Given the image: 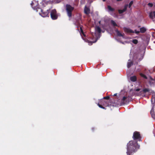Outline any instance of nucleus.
Masks as SVG:
<instances>
[{
    "label": "nucleus",
    "instance_id": "nucleus-1",
    "mask_svg": "<svg viewBox=\"0 0 155 155\" xmlns=\"http://www.w3.org/2000/svg\"><path fill=\"white\" fill-rule=\"evenodd\" d=\"M132 138L134 141H130L127 144V155H133L139 148L140 145L137 143V141H141V137L140 132L135 131L133 133Z\"/></svg>",
    "mask_w": 155,
    "mask_h": 155
},
{
    "label": "nucleus",
    "instance_id": "nucleus-2",
    "mask_svg": "<svg viewBox=\"0 0 155 155\" xmlns=\"http://www.w3.org/2000/svg\"><path fill=\"white\" fill-rule=\"evenodd\" d=\"M97 105L101 108L106 109V108L103 106L105 107L108 106L109 105L108 101V100L106 101L104 99H101L99 101V103L97 104Z\"/></svg>",
    "mask_w": 155,
    "mask_h": 155
},
{
    "label": "nucleus",
    "instance_id": "nucleus-3",
    "mask_svg": "<svg viewBox=\"0 0 155 155\" xmlns=\"http://www.w3.org/2000/svg\"><path fill=\"white\" fill-rule=\"evenodd\" d=\"M74 7H72L70 5L66 4V10L68 16L69 17L72 16V12L74 9Z\"/></svg>",
    "mask_w": 155,
    "mask_h": 155
},
{
    "label": "nucleus",
    "instance_id": "nucleus-4",
    "mask_svg": "<svg viewBox=\"0 0 155 155\" xmlns=\"http://www.w3.org/2000/svg\"><path fill=\"white\" fill-rule=\"evenodd\" d=\"M133 3V1H132L130 2L128 5L127 4H126L124 6V8L123 10L119 9L118 10L119 13L120 14H121L125 12L127 10L128 6L129 8H130Z\"/></svg>",
    "mask_w": 155,
    "mask_h": 155
},
{
    "label": "nucleus",
    "instance_id": "nucleus-5",
    "mask_svg": "<svg viewBox=\"0 0 155 155\" xmlns=\"http://www.w3.org/2000/svg\"><path fill=\"white\" fill-rule=\"evenodd\" d=\"M52 20H55L58 18L57 11L55 9L52 10L50 14Z\"/></svg>",
    "mask_w": 155,
    "mask_h": 155
},
{
    "label": "nucleus",
    "instance_id": "nucleus-6",
    "mask_svg": "<svg viewBox=\"0 0 155 155\" xmlns=\"http://www.w3.org/2000/svg\"><path fill=\"white\" fill-rule=\"evenodd\" d=\"M41 13H40V15L42 17H49V10H47L45 12L44 11L43 9H41Z\"/></svg>",
    "mask_w": 155,
    "mask_h": 155
},
{
    "label": "nucleus",
    "instance_id": "nucleus-7",
    "mask_svg": "<svg viewBox=\"0 0 155 155\" xmlns=\"http://www.w3.org/2000/svg\"><path fill=\"white\" fill-rule=\"evenodd\" d=\"M90 10L89 8L87 7L86 5L84 9V13L86 15H88L90 13Z\"/></svg>",
    "mask_w": 155,
    "mask_h": 155
},
{
    "label": "nucleus",
    "instance_id": "nucleus-8",
    "mask_svg": "<svg viewBox=\"0 0 155 155\" xmlns=\"http://www.w3.org/2000/svg\"><path fill=\"white\" fill-rule=\"evenodd\" d=\"M124 31L127 33H134V32L132 29L126 28H124Z\"/></svg>",
    "mask_w": 155,
    "mask_h": 155
},
{
    "label": "nucleus",
    "instance_id": "nucleus-9",
    "mask_svg": "<svg viewBox=\"0 0 155 155\" xmlns=\"http://www.w3.org/2000/svg\"><path fill=\"white\" fill-rule=\"evenodd\" d=\"M115 31L117 33V35L118 36H121L123 38H124L125 34L124 33L122 34L120 31L117 29L115 30Z\"/></svg>",
    "mask_w": 155,
    "mask_h": 155
},
{
    "label": "nucleus",
    "instance_id": "nucleus-10",
    "mask_svg": "<svg viewBox=\"0 0 155 155\" xmlns=\"http://www.w3.org/2000/svg\"><path fill=\"white\" fill-rule=\"evenodd\" d=\"M154 105H153V106L152 107L151 111H150V114H151L152 117L155 120V112H154Z\"/></svg>",
    "mask_w": 155,
    "mask_h": 155
},
{
    "label": "nucleus",
    "instance_id": "nucleus-11",
    "mask_svg": "<svg viewBox=\"0 0 155 155\" xmlns=\"http://www.w3.org/2000/svg\"><path fill=\"white\" fill-rule=\"evenodd\" d=\"M130 79L131 81L135 82L137 80V78L136 76L134 75L130 77Z\"/></svg>",
    "mask_w": 155,
    "mask_h": 155
},
{
    "label": "nucleus",
    "instance_id": "nucleus-12",
    "mask_svg": "<svg viewBox=\"0 0 155 155\" xmlns=\"http://www.w3.org/2000/svg\"><path fill=\"white\" fill-rule=\"evenodd\" d=\"M153 16L155 18V11H153L150 12L149 14V17L150 18H153Z\"/></svg>",
    "mask_w": 155,
    "mask_h": 155
},
{
    "label": "nucleus",
    "instance_id": "nucleus-13",
    "mask_svg": "<svg viewBox=\"0 0 155 155\" xmlns=\"http://www.w3.org/2000/svg\"><path fill=\"white\" fill-rule=\"evenodd\" d=\"M146 31V29L144 27H142L140 28V32L141 33H144Z\"/></svg>",
    "mask_w": 155,
    "mask_h": 155
},
{
    "label": "nucleus",
    "instance_id": "nucleus-14",
    "mask_svg": "<svg viewBox=\"0 0 155 155\" xmlns=\"http://www.w3.org/2000/svg\"><path fill=\"white\" fill-rule=\"evenodd\" d=\"M150 90L148 88H144L143 89L142 92L144 93H146L147 92H149Z\"/></svg>",
    "mask_w": 155,
    "mask_h": 155
},
{
    "label": "nucleus",
    "instance_id": "nucleus-15",
    "mask_svg": "<svg viewBox=\"0 0 155 155\" xmlns=\"http://www.w3.org/2000/svg\"><path fill=\"white\" fill-rule=\"evenodd\" d=\"M107 8L109 12H113L115 10V9L114 8H112L110 5H108Z\"/></svg>",
    "mask_w": 155,
    "mask_h": 155
},
{
    "label": "nucleus",
    "instance_id": "nucleus-16",
    "mask_svg": "<svg viewBox=\"0 0 155 155\" xmlns=\"http://www.w3.org/2000/svg\"><path fill=\"white\" fill-rule=\"evenodd\" d=\"M133 64V61H129L127 63V67L128 68H129Z\"/></svg>",
    "mask_w": 155,
    "mask_h": 155
},
{
    "label": "nucleus",
    "instance_id": "nucleus-17",
    "mask_svg": "<svg viewBox=\"0 0 155 155\" xmlns=\"http://www.w3.org/2000/svg\"><path fill=\"white\" fill-rule=\"evenodd\" d=\"M96 30L99 33H100L101 32V30L99 26H97L95 28Z\"/></svg>",
    "mask_w": 155,
    "mask_h": 155
},
{
    "label": "nucleus",
    "instance_id": "nucleus-18",
    "mask_svg": "<svg viewBox=\"0 0 155 155\" xmlns=\"http://www.w3.org/2000/svg\"><path fill=\"white\" fill-rule=\"evenodd\" d=\"M151 101L152 103L153 104L155 103V96L153 95L151 98Z\"/></svg>",
    "mask_w": 155,
    "mask_h": 155
},
{
    "label": "nucleus",
    "instance_id": "nucleus-19",
    "mask_svg": "<svg viewBox=\"0 0 155 155\" xmlns=\"http://www.w3.org/2000/svg\"><path fill=\"white\" fill-rule=\"evenodd\" d=\"M127 99V97H125V96H124L122 100V102L124 104H126V103H127V101H126V102H125V101L126 100V99Z\"/></svg>",
    "mask_w": 155,
    "mask_h": 155
},
{
    "label": "nucleus",
    "instance_id": "nucleus-20",
    "mask_svg": "<svg viewBox=\"0 0 155 155\" xmlns=\"http://www.w3.org/2000/svg\"><path fill=\"white\" fill-rule=\"evenodd\" d=\"M140 75L143 78H144L145 79H147V77L146 76V75H145V74H143V73H140Z\"/></svg>",
    "mask_w": 155,
    "mask_h": 155
},
{
    "label": "nucleus",
    "instance_id": "nucleus-21",
    "mask_svg": "<svg viewBox=\"0 0 155 155\" xmlns=\"http://www.w3.org/2000/svg\"><path fill=\"white\" fill-rule=\"evenodd\" d=\"M111 23L112 25H113L114 26H117V24L115 23V22L113 20H111Z\"/></svg>",
    "mask_w": 155,
    "mask_h": 155
},
{
    "label": "nucleus",
    "instance_id": "nucleus-22",
    "mask_svg": "<svg viewBox=\"0 0 155 155\" xmlns=\"http://www.w3.org/2000/svg\"><path fill=\"white\" fill-rule=\"evenodd\" d=\"M97 40L96 39L95 40V41H89L87 40V42L90 45H92V43L96 42L97 41Z\"/></svg>",
    "mask_w": 155,
    "mask_h": 155
},
{
    "label": "nucleus",
    "instance_id": "nucleus-23",
    "mask_svg": "<svg viewBox=\"0 0 155 155\" xmlns=\"http://www.w3.org/2000/svg\"><path fill=\"white\" fill-rule=\"evenodd\" d=\"M132 42L134 44H136L138 43V41L137 39H133L132 41Z\"/></svg>",
    "mask_w": 155,
    "mask_h": 155
},
{
    "label": "nucleus",
    "instance_id": "nucleus-24",
    "mask_svg": "<svg viewBox=\"0 0 155 155\" xmlns=\"http://www.w3.org/2000/svg\"><path fill=\"white\" fill-rule=\"evenodd\" d=\"M80 30H81V33L83 34V35L84 36H85V35L84 34V31L83 30V29H82V28L81 27H80Z\"/></svg>",
    "mask_w": 155,
    "mask_h": 155
},
{
    "label": "nucleus",
    "instance_id": "nucleus-25",
    "mask_svg": "<svg viewBox=\"0 0 155 155\" xmlns=\"http://www.w3.org/2000/svg\"><path fill=\"white\" fill-rule=\"evenodd\" d=\"M110 98V97L109 96H107L106 97H104L103 98V99L104 100L106 99V100H109Z\"/></svg>",
    "mask_w": 155,
    "mask_h": 155
},
{
    "label": "nucleus",
    "instance_id": "nucleus-26",
    "mask_svg": "<svg viewBox=\"0 0 155 155\" xmlns=\"http://www.w3.org/2000/svg\"><path fill=\"white\" fill-rule=\"evenodd\" d=\"M148 5L150 7H152L153 6V4L152 3H149L148 4Z\"/></svg>",
    "mask_w": 155,
    "mask_h": 155
},
{
    "label": "nucleus",
    "instance_id": "nucleus-27",
    "mask_svg": "<svg viewBox=\"0 0 155 155\" xmlns=\"http://www.w3.org/2000/svg\"><path fill=\"white\" fill-rule=\"evenodd\" d=\"M135 32L137 34H138L140 32V31H137L136 30H135Z\"/></svg>",
    "mask_w": 155,
    "mask_h": 155
},
{
    "label": "nucleus",
    "instance_id": "nucleus-28",
    "mask_svg": "<svg viewBox=\"0 0 155 155\" xmlns=\"http://www.w3.org/2000/svg\"><path fill=\"white\" fill-rule=\"evenodd\" d=\"M140 88H137L135 90V91H140Z\"/></svg>",
    "mask_w": 155,
    "mask_h": 155
},
{
    "label": "nucleus",
    "instance_id": "nucleus-29",
    "mask_svg": "<svg viewBox=\"0 0 155 155\" xmlns=\"http://www.w3.org/2000/svg\"><path fill=\"white\" fill-rule=\"evenodd\" d=\"M111 15H113V16L115 15L116 14L115 13H112V14H111Z\"/></svg>",
    "mask_w": 155,
    "mask_h": 155
},
{
    "label": "nucleus",
    "instance_id": "nucleus-30",
    "mask_svg": "<svg viewBox=\"0 0 155 155\" xmlns=\"http://www.w3.org/2000/svg\"><path fill=\"white\" fill-rule=\"evenodd\" d=\"M31 6L32 7L33 6V5L34 4V3H33L32 1V2L31 3Z\"/></svg>",
    "mask_w": 155,
    "mask_h": 155
},
{
    "label": "nucleus",
    "instance_id": "nucleus-31",
    "mask_svg": "<svg viewBox=\"0 0 155 155\" xmlns=\"http://www.w3.org/2000/svg\"><path fill=\"white\" fill-rule=\"evenodd\" d=\"M117 95V94H114V96H116Z\"/></svg>",
    "mask_w": 155,
    "mask_h": 155
},
{
    "label": "nucleus",
    "instance_id": "nucleus-32",
    "mask_svg": "<svg viewBox=\"0 0 155 155\" xmlns=\"http://www.w3.org/2000/svg\"><path fill=\"white\" fill-rule=\"evenodd\" d=\"M117 1H121L122 0H117Z\"/></svg>",
    "mask_w": 155,
    "mask_h": 155
},
{
    "label": "nucleus",
    "instance_id": "nucleus-33",
    "mask_svg": "<svg viewBox=\"0 0 155 155\" xmlns=\"http://www.w3.org/2000/svg\"><path fill=\"white\" fill-rule=\"evenodd\" d=\"M103 2H105L106 1V0H103Z\"/></svg>",
    "mask_w": 155,
    "mask_h": 155
},
{
    "label": "nucleus",
    "instance_id": "nucleus-34",
    "mask_svg": "<svg viewBox=\"0 0 155 155\" xmlns=\"http://www.w3.org/2000/svg\"><path fill=\"white\" fill-rule=\"evenodd\" d=\"M99 24H100L101 23V21H99Z\"/></svg>",
    "mask_w": 155,
    "mask_h": 155
}]
</instances>
